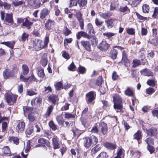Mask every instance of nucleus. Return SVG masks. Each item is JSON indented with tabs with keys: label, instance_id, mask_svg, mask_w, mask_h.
<instances>
[{
	"label": "nucleus",
	"instance_id": "obj_25",
	"mask_svg": "<svg viewBox=\"0 0 158 158\" xmlns=\"http://www.w3.org/2000/svg\"><path fill=\"white\" fill-rule=\"evenodd\" d=\"M140 73L141 75L148 77H153L154 75L153 72L147 68H145L142 69L140 71Z\"/></svg>",
	"mask_w": 158,
	"mask_h": 158
},
{
	"label": "nucleus",
	"instance_id": "obj_56",
	"mask_svg": "<svg viewBox=\"0 0 158 158\" xmlns=\"http://www.w3.org/2000/svg\"><path fill=\"white\" fill-rule=\"evenodd\" d=\"M128 2L132 1L131 6L133 7H136L143 0H125Z\"/></svg>",
	"mask_w": 158,
	"mask_h": 158
},
{
	"label": "nucleus",
	"instance_id": "obj_23",
	"mask_svg": "<svg viewBox=\"0 0 158 158\" xmlns=\"http://www.w3.org/2000/svg\"><path fill=\"white\" fill-rule=\"evenodd\" d=\"M103 145L106 148L111 150H114L117 147V144L115 142H106L104 143Z\"/></svg>",
	"mask_w": 158,
	"mask_h": 158
},
{
	"label": "nucleus",
	"instance_id": "obj_49",
	"mask_svg": "<svg viewBox=\"0 0 158 158\" xmlns=\"http://www.w3.org/2000/svg\"><path fill=\"white\" fill-rule=\"evenodd\" d=\"M48 125L52 131H55L57 129V126L55 124L52 120H51L48 123Z\"/></svg>",
	"mask_w": 158,
	"mask_h": 158
},
{
	"label": "nucleus",
	"instance_id": "obj_43",
	"mask_svg": "<svg viewBox=\"0 0 158 158\" xmlns=\"http://www.w3.org/2000/svg\"><path fill=\"white\" fill-rule=\"evenodd\" d=\"M148 42L152 45L157 46L158 45V37L155 36L152 39H149Z\"/></svg>",
	"mask_w": 158,
	"mask_h": 158
},
{
	"label": "nucleus",
	"instance_id": "obj_61",
	"mask_svg": "<svg viewBox=\"0 0 158 158\" xmlns=\"http://www.w3.org/2000/svg\"><path fill=\"white\" fill-rule=\"evenodd\" d=\"M73 41V39L72 38H65L64 40V46L66 47L68 46V44H71Z\"/></svg>",
	"mask_w": 158,
	"mask_h": 158
},
{
	"label": "nucleus",
	"instance_id": "obj_28",
	"mask_svg": "<svg viewBox=\"0 0 158 158\" xmlns=\"http://www.w3.org/2000/svg\"><path fill=\"white\" fill-rule=\"evenodd\" d=\"M76 37L77 40H79L80 39L81 37H83L84 38H87L89 39L90 38V36L86 32L81 31L78 32L76 33Z\"/></svg>",
	"mask_w": 158,
	"mask_h": 158
},
{
	"label": "nucleus",
	"instance_id": "obj_36",
	"mask_svg": "<svg viewBox=\"0 0 158 158\" xmlns=\"http://www.w3.org/2000/svg\"><path fill=\"white\" fill-rule=\"evenodd\" d=\"M49 100L55 105L57 101H58V96L52 94L50 95L48 97Z\"/></svg>",
	"mask_w": 158,
	"mask_h": 158
},
{
	"label": "nucleus",
	"instance_id": "obj_12",
	"mask_svg": "<svg viewBox=\"0 0 158 158\" xmlns=\"http://www.w3.org/2000/svg\"><path fill=\"white\" fill-rule=\"evenodd\" d=\"M101 133L103 135H107L108 133V128L107 123L104 122H100L98 125Z\"/></svg>",
	"mask_w": 158,
	"mask_h": 158
},
{
	"label": "nucleus",
	"instance_id": "obj_26",
	"mask_svg": "<svg viewBox=\"0 0 158 158\" xmlns=\"http://www.w3.org/2000/svg\"><path fill=\"white\" fill-rule=\"evenodd\" d=\"M130 156L133 158H140L142 155V153L138 150L134 151L131 149L129 151Z\"/></svg>",
	"mask_w": 158,
	"mask_h": 158
},
{
	"label": "nucleus",
	"instance_id": "obj_39",
	"mask_svg": "<svg viewBox=\"0 0 158 158\" xmlns=\"http://www.w3.org/2000/svg\"><path fill=\"white\" fill-rule=\"evenodd\" d=\"M15 43V41H12L2 42L1 43V44L5 45L8 47L10 48L11 49H13L14 48Z\"/></svg>",
	"mask_w": 158,
	"mask_h": 158
},
{
	"label": "nucleus",
	"instance_id": "obj_38",
	"mask_svg": "<svg viewBox=\"0 0 158 158\" xmlns=\"http://www.w3.org/2000/svg\"><path fill=\"white\" fill-rule=\"evenodd\" d=\"M5 20L6 22L8 23H13V21L14 20L12 14V13L6 14Z\"/></svg>",
	"mask_w": 158,
	"mask_h": 158
},
{
	"label": "nucleus",
	"instance_id": "obj_57",
	"mask_svg": "<svg viewBox=\"0 0 158 158\" xmlns=\"http://www.w3.org/2000/svg\"><path fill=\"white\" fill-rule=\"evenodd\" d=\"M101 148V147L99 146V144H97L92 148L91 152L92 154H95L100 151Z\"/></svg>",
	"mask_w": 158,
	"mask_h": 158
},
{
	"label": "nucleus",
	"instance_id": "obj_4",
	"mask_svg": "<svg viewBox=\"0 0 158 158\" xmlns=\"http://www.w3.org/2000/svg\"><path fill=\"white\" fill-rule=\"evenodd\" d=\"M96 98V93L94 91H89L85 94V101L87 104L88 105H94Z\"/></svg>",
	"mask_w": 158,
	"mask_h": 158
},
{
	"label": "nucleus",
	"instance_id": "obj_58",
	"mask_svg": "<svg viewBox=\"0 0 158 158\" xmlns=\"http://www.w3.org/2000/svg\"><path fill=\"white\" fill-rule=\"evenodd\" d=\"M103 81V80L102 76H99L95 82V84L98 86H100L102 85Z\"/></svg>",
	"mask_w": 158,
	"mask_h": 158
},
{
	"label": "nucleus",
	"instance_id": "obj_13",
	"mask_svg": "<svg viewBox=\"0 0 158 158\" xmlns=\"http://www.w3.org/2000/svg\"><path fill=\"white\" fill-rule=\"evenodd\" d=\"M25 123L23 121H19L16 125V131L18 133L23 132L25 127Z\"/></svg>",
	"mask_w": 158,
	"mask_h": 158
},
{
	"label": "nucleus",
	"instance_id": "obj_51",
	"mask_svg": "<svg viewBox=\"0 0 158 158\" xmlns=\"http://www.w3.org/2000/svg\"><path fill=\"white\" fill-rule=\"evenodd\" d=\"M19 70V65L16 64H14L12 65V70L11 72L15 76V75L17 74Z\"/></svg>",
	"mask_w": 158,
	"mask_h": 158
},
{
	"label": "nucleus",
	"instance_id": "obj_30",
	"mask_svg": "<svg viewBox=\"0 0 158 158\" xmlns=\"http://www.w3.org/2000/svg\"><path fill=\"white\" fill-rule=\"evenodd\" d=\"M23 79L22 81L25 82H27L29 80L30 81H36V82L38 81L37 79L35 77L33 73L31 74V76L27 77H23Z\"/></svg>",
	"mask_w": 158,
	"mask_h": 158
},
{
	"label": "nucleus",
	"instance_id": "obj_52",
	"mask_svg": "<svg viewBox=\"0 0 158 158\" xmlns=\"http://www.w3.org/2000/svg\"><path fill=\"white\" fill-rule=\"evenodd\" d=\"M119 10L121 12L125 13H129L130 12L129 8L127 6H120Z\"/></svg>",
	"mask_w": 158,
	"mask_h": 158
},
{
	"label": "nucleus",
	"instance_id": "obj_3",
	"mask_svg": "<svg viewBox=\"0 0 158 158\" xmlns=\"http://www.w3.org/2000/svg\"><path fill=\"white\" fill-rule=\"evenodd\" d=\"M31 18L29 16H27L24 18H18L17 19V23L18 24L22 23L21 27L26 28L27 30H30L33 25L34 19L31 21Z\"/></svg>",
	"mask_w": 158,
	"mask_h": 158
},
{
	"label": "nucleus",
	"instance_id": "obj_15",
	"mask_svg": "<svg viewBox=\"0 0 158 158\" xmlns=\"http://www.w3.org/2000/svg\"><path fill=\"white\" fill-rule=\"evenodd\" d=\"M83 15L80 12H77L76 13V18L79 22V25L81 30L84 29V20L82 17Z\"/></svg>",
	"mask_w": 158,
	"mask_h": 158
},
{
	"label": "nucleus",
	"instance_id": "obj_24",
	"mask_svg": "<svg viewBox=\"0 0 158 158\" xmlns=\"http://www.w3.org/2000/svg\"><path fill=\"white\" fill-rule=\"evenodd\" d=\"M80 43L85 50L89 52L91 51V45L89 41L82 40L81 41Z\"/></svg>",
	"mask_w": 158,
	"mask_h": 158
},
{
	"label": "nucleus",
	"instance_id": "obj_62",
	"mask_svg": "<svg viewBox=\"0 0 158 158\" xmlns=\"http://www.w3.org/2000/svg\"><path fill=\"white\" fill-rule=\"evenodd\" d=\"M108 157L109 156L106 152H102L99 154L96 158H108Z\"/></svg>",
	"mask_w": 158,
	"mask_h": 158
},
{
	"label": "nucleus",
	"instance_id": "obj_19",
	"mask_svg": "<svg viewBox=\"0 0 158 158\" xmlns=\"http://www.w3.org/2000/svg\"><path fill=\"white\" fill-rule=\"evenodd\" d=\"M122 61L124 63L125 66L127 67L130 64V61L128 58V54L127 52L125 50L122 52Z\"/></svg>",
	"mask_w": 158,
	"mask_h": 158
},
{
	"label": "nucleus",
	"instance_id": "obj_50",
	"mask_svg": "<svg viewBox=\"0 0 158 158\" xmlns=\"http://www.w3.org/2000/svg\"><path fill=\"white\" fill-rule=\"evenodd\" d=\"M72 33L67 26H64L63 30V33L65 36H67Z\"/></svg>",
	"mask_w": 158,
	"mask_h": 158
},
{
	"label": "nucleus",
	"instance_id": "obj_37",
	"mask_svg": "<svg viewBox=\"0 0 158 158\" xmlns=\"http://www.w3.org/2000/svg\"><path fill=\"white\" fill-rule=\"evenodd\" d=\"M9 141L11 143H13L14 144L18 145L19 143V139L16 136H11L8 137Z\"/></svg>",
	"mask_w": 158,
	"mask_h": 158
},
{
	"label": "nucleus",
	"instance_id": "obj_2",
	"mask_svg": "<svg viewBox=\"0 0 158 158\" xmlns=\"http://www.w3.org/2000/svg\"><path fill=\"white\" fill-rule=\"evenodd\" d=\"M83 145L87 148L96 145L98 142L97 137L94 135H90L89 136L83 138Z\"/></svg>",
	"mask_w": 158,
	"mask_h": 158
},
{
	"label": "nucleus",
	"instance_id": "obj_55",
	"mask_svg": "<svg viewBox=\"0 0 158 158\" xmlns=\"http://www.w3.org/2000/svg\"><path fill=\"white\" fill-rule=\"evenodd\" d=\"M156 81L155 78L151 79H148L147 81V84L149 86L152 87H155L156 85Z\"/></svg>",
	"mask_w": 158,
	"mask_h": 158
},
{
	"label": "nucleus",
	"instance_id": "obj_22",
	"mask_svg": "<svg viewBox=\"0 0 158 158\" xmlns=\"http://www.w3.org/2000/svg\"><path fill=\"white\" fill-rule=\"evenodd\" d=\"M42 98L40 97H36L33 98L31 101V104L32 106L39 107L42 104Z\"/></svg>",
	"mask_w": 158,
	"mask_h": 158
},
{
	"label": "nucleus",
	"instance_id": "obj_20",
	"mask_svg": "<svg viewBox=\"0 0 158 158\" xmlns=\"http://www.w3.org/2000/svg\"><path fill=\"white\" fill-rule=\"evenodd\" d=\"M110 47V45L105 40H103L98 46V48L102 51L107 50Z\"/></svg>",
	"mask_w": 158,
	"mask_h": 158
},
{
	"label": "nucleus",
	"instance_id": "obj_64",
	"mask_svg": "<svg viewBox=\"0 0 158 158\" xmlns=\"http://www.w3.org/2000/svg\"><path fill=\"white\" fill-rule=\"evenodd\" d=\"M78 3L80 7L85 6L87 3V0H77Z\"/></svg>",
	"mask_w": 158,
	"mask_h": 158
},
{
	"label": "nucleus",
	"instance_id": "obj_48",
	"mask_svg": "<svg viewBox=\"0 0 158 158\" xmlns=\"http://www.w3.org/2000/svg\"><path fill=\"white\" fill-rule=\"evenodd\" d=\"M54 86L55 87L56 90L57 91H60L61 89H63V83L61 81H59L56 83Z\"/></svg>",
	"mask_w": 158,
	"mask_h": 158
},
{
	"label": "nucleus",
	"instance_id": "obj_10",
	"mask_svg": "<svg viewBox=\"0 0 158 158\" xmlns=\"http://www.w3.org/2000/svg\"><path fill=\"white\" fill-rule=\"evenodd\" d=\"M25 2L27 3V6L35 8L40 7L41 5L40 0H25Z\"/></svg>",
	"mask_w": 158,
	"mask_h": 158
},
{
	"label": "nucleus",
	"instance_id": "obj_17",
	"mask_svg": "<svg viewBox=\"0 0 158 158\" xmlns=\"http://www.w3.org/2000/svg\"><path fill=\"white\" fill-rule=\"evenodd\" d=\"M143 136V132L139 130H138L133 135V139L136 140L138 144H140Z\"/></svg>",
	"mask_w": 158,
	"mask_h": 158
},
{
	"label": "nucleus",
	"instance_id": "obj_1",
	"mask_svg": "<svg viewBox=\"0 0 158 158\" xmlns=\"http://www.w3.org/2000/svg\"><path fill=\"white\" fill-rule=\"evenodd\" d=\"M112 98L113 107L114 109L116 110V112L123 113V98L121 96L118 94H115L113 95Z\"/></svg>",
	"mask_w": 158,
	"mask_h": 158
},
{
	"label": "nucleus",
	"instance_id": "obj_21",
	"mask_svg": "<svg viewBox=\"0 0 158 158\" xmlns=\"http://www.w3.org/2000/svg\"><path fill=\"white\" fill-rule=\"evenodd\" d=\"M50 10L46 8H45L41 10L40 14V17L41 20H44L46 19V17L49 15Z\"/></svg>",
	"mask_w": 158,
	"mask_h": 158
},
{
	"label": "nucleus",
	"instance_id": "obj_18",
	"mask_svg": "<svg viewBox=\"0 0 158 158\" xmlns=\"http://www.w3.org/2000/svg\"><path fill=\"white\" fill-rule=\"evenodd\" d=\"M2 75L5 79H8L15 77L11 70L9 69H6L3 72Z\"/></svg>",
	"mask_w": 158,
	"mask_h": 158
},
{
	"label": "nucleus",
	"instance_id": "obj_47",
	"mask_svg": "<svg viewBox=\"0 0 158 158\" xmlns=\"http://www.w3.org/2000/svg\"><path fill=\"white\" fill-rule=\"evenodd\" d=\"M86 69L85 67L80 65L77 69V71L79 74H84L85 73Z\"/></svg>",
	"mask_w": 158,
	"mask_h": 158
},
{
	"label": "nucleus",
	"instance_id": "obj_16",
	"mask_svg": "<svg viewBox=\"0 0 158 158\" xmlns=\"http://www.w3.org/2000/svg\"><path fill=\"white\" fill-rule=\"evenodd\" d=\"M22 73L20 75L19 80L22 81L23 79V77H25L24 76L28 74L29 72V69L28 66L26 64H23L22 66Z\"/></svg>",
	"mask_w": 158,
	"mask_h": 158
},
{
	"label": "nucleus",
	"instance_id": "obj_44",
	"mask_svg": "<svg viewBox=\"0 0 158 158\" xmlns=\"http://www.w3.org/2000/svg\"><path fill=\"white\" fill-rule=\"evenodd\" d=\"M132 67L135 68L141 65V62L140 60L134 59L132 61Z\"/></svg>",
	"mask_w": 158,
	"mask_h": 158
},
{
	"label": "nucleus",
	"instance_id": "obj_46",
	"mask_svg": "<svg viewBox=\"0 0 158 158\" xmlns=\"http://www.w3.org/2000/svg\"><path fill=\"white\" fill-rule=\"evenodd\" d=\"M29 35L28 34L24 32L21 35L20 37V39L19 40L21 41H22L23 42H24L26 40H28V37Z\"/></svg>",
	"mask_w": 158,
	"mask_h": 158
},
{
	"label": "nucleus",
	"instance_id": "obj_60",
	"mask_svg": "<svg viewBox=\"0 0 158 158\" xmlns=\"http://www.w3.org/2000/svg\"><path fill=\"white\" fill-rule=\"evenodd\" d=\"M90 132L92 133L96 134H98L99 131L98 128V125L97 123H95L94 124Z\"/></svg>",
	"mask_w": 158,
	"mask_h": 158
},
{
	"label": "nucleus",
	"instance_id": "obj_6",
	"mask_svg": "<svg viewBox=\"0 0 158 158\" xmlns=\"http://www.w3.org/2000/svg\"><path fill=\"white\" fill-rule=\"evenodd\" d=\"M17 97V95L8 92L6 93L4 95V99L9 105L15 103Z\"/></svg>",
	"mask_w": 158,
	"mask_h": 158
},
{
	"label": "nucleus",
	"instance_id": "obj_33",
	"mask_svg": "<svg viewBox=\"0 0 158 158\" xmlns=\"http://www.w3.org/2000/svg\"><path fill=\"white\" fill-rule=\"evenodd\" d=\"M2 152L3 155L6 156H11V152L10 149L8 146H5L2 149Z\"/></svg>",
	"mask_w": 158,
	"mask_h": 158
},
{
	"label": "nucleus",
	"instance_id": "obj_63",
	"mask_svg": "<svg viewBox=\"0 0 158 158\" xmlns=\"http://www.w3.org/2000/svg\"><path fill=\"white\" fill-rule=\"evenodd\" d=\"M155 91L154 89L152 87H149L145 90L146 94L149 95H151L153 94Z\"/></svg>",
	"mask_w": 158,
	"mask_h": 158
},
{
	"label": "nucleus",
	"instance_id": "obj_53",
	"mask_svg": "<svg viewBox=\"0 0 158 158\" xmlns=\"http://www.w3.org/2000/svg\"><path fill=\"white\" fill-rule=\"evenodd\" d=\"M71 131L73 133L74 136L76 135L78 136L81 134V131L77 129L75 127H73L71 130Z\"/></svg>",
	"mask_w": 158,
	"mask_h": 158
},
{
	"label": "nucleus",
	"instance_id": "obj_41",
	"mask_svg": "<svg viewBox=\"0 0 158 158\" xmlns=\"http://www.w3.org/2000/svg\"><path fill=\"white\" fill-rule=\"evenodd\" d=\"M87 29L90 35H95V32L91 23H89L88 24Z\"/></svg>",
	"mask_w": 158,
	"mask_h": 158
},
{
	"label": "nucleus",
	"instance_id": "obj_31",
	"mask_svg": "<svg viewBox=\"0 0 158 158\" xmlns=\"http://www.w3.org/2000/svg\"><path fill=\"white\" fill-rule=\"evenodd\" d=\"M38 142L40 144L46 145L48 147L51 148L50 143L49 141L43 138H40L38 140Z\"/></svg>",
	"mask_w": 158,
	"mask_h": 158
},
{
	"label": "nucleus",
	"instance_id": "obj_7",
	"mask_svg": "<svg viewBox=\"0 0 158 158\" xmlns=\"http://www.w3.org/2000/svg\"><path fill=\"white\" fill-rule=\"evenodd\" d=\"M24 112L28 113V118L29 121L32 122L34 121L36 118L35 112L33 111L34 108L28 106H26L23 108Z\"/></svg>",
	"mask_w": 158,
	"mask_h": 158
},
{
	"label": "nucleus",
	"instance_id": "obj_40",
	"mask_svg": "<svg viewBox=\"0 0 158 158\" xmlns=\"http://www.w3.org/2000/svg\"><path fill=\"white\" fill-rule=\"evenodd\" d=\"M112 15V13L110 11L106 13H102L100 15V16L103 19H106L109 18Z\"/></svg>",
	"mask_w": 158,
	"mask_h": 158
},
{
	"label": "nucleus",
	"instance_id": "obj_5",
	"mask_svg": "<svg viewBox=\"0 0 158 158\" xmlns=\"http://www.w3.org/2000/svg\"><path fill=\"white\" fill-rule=\"evenodd\" d=\"M43 23L45 29L49 31H52L56 25V23L53 19L49 18L45 19Z\"/></svg>",
	"mask_w": 158,
	"mask_h": 158
},
{
	"label": "nucleus",
	"instance_id": "obj_27",
	"mask_svg": "<svg viewBox=\"0 0 158 158\" xmlns=\"http://www.w3.org/2000/svg\"><path fill=\"white\" fill-rule=\"evenodd\" d=\"M117 20L116 19L110 18L106 20L105 23L106 24L107 27L110 29L114 27V22Z\"/></svg>",
	"mask_w": 158,
	"mask_h": 158
},
{
	"label": "nucleus",
	"instance_id": "obj_35",
	"mask_svg": "<svg viewBox=\"0 0 158 158\" xmlns=\"http://www.w3.org/2000/svg\"><path fill=\"white\" fill-rule=\"evenodd\" d=\"M40 62L42 65L45 67L47 64L48 60L47 58V54L45 53H44L41 57Z\"/></svg>",
	"mask_w": 158,
	"mask_h": 158
},
{
	"label": "nucleus",
	"instance_id": "obj_8",
	"mask_svg": "<svg viewBox=\"0 0 158 158\" xmlns=\"http://www.w3.org/2000/svg\"><path fill=\"white\" fill-rule=\"evenodd\" d=\"M32 46L33 49L36 51L44 49L42 45V41L40 39H34L32 40Z\"/></svg>",
	"mask_w": 158,
	"mask_h": 158
},
{
	"label": "nucleus",
	"instance_id": "obj_9",
	"mask_svg": "<svg viewBox=\"0 0 158 158\" xmlns=\"http://www.w3.org/2000/svg\"><path fill=\"white\" fill-rule=\"evenodd\" d=\"M115 48H117L121 50H122L124 49L123 47L119 46H114L113 47L110 51V58L114 60L116 59L118 53V51Z\"/></svg>",
	"mask_w": 158,
	"mask_h": 158
},
{
	"label": "nucleus",
	"instance_id": "obj_34",
	"mask_svg": "<svg viewBox=\"0 0 158 158\" xmlns=\"http://www.w3.org/2000/svg\"><path fill=\"white\" fill-rule=\"evenodd\" d=\"M54 107V106L50 105L47 108V111L44 115V117L47 118L48 117H50L52 111Z\"/></svg>",
	"mask_w": 158,
	"mask_h": 158
},
{
	"label": "nucleus",
	"instance_id": "obj_14",
	"mask_svg": "<svg viewBox=\"0 0 158 158\" xmlns=\"http://www.w3.org/2000/svg\"><path fill=\"white\" fill-rule=\"evenodd\" d=\"M52 144L54 150L60 148V145L59 138L56 135H53L52 139Z\"/></svg>",
	"mask_w": 158,
	"mask_h": 158
},
{
	"label": "nucleus",
	"instance_id": "obj_11",
	"mask_svg": "<svg viewBox=\"0 0 158 158\" xmlns=\"http://www.w3.org/2000/svg\"><path fill=\"white\" fill-rule=\"evenodd\" d=\"M146 133L148 136L156 137L158 135V130L157 128L152 127L146 129Z\"/></svg>",
	"mask_w": 158,
	"mask_h": 158
},
{
	"label": "nucleus",
	"instance_id": "obj_45",
	"mask_svg": "<svg viewBox=\"0 0 158 158\" xmlns=\"http://www.w3.org/2000/svg\"><path fill=\"white\" fill-rule=\"evenodd\" d=\"M152 137L148 136L145 139L144 141L147 144V145H154V139Z\"/></svg>",
	"mask_w": 158,
	"mask_h": 158
},
{
	"label": "nucleus",
	"instance_id": "obj_32",
	"mask_svg": "<svg viewBox=\"0 0 158 158\" xmlns=\"http://www.w3.org/2000/svg\"><path fill=\"white\" fill-rule=\"evenodd\" d=\"M36 69L37 70V73L38 76L42 79L44 78L45 77V75L43 68L40 66L37 68Z\"/></svg>",
	"mask_w": 158,
	"mask_h": 158
},
{
	"label": "nucleus",
	"instance_id": "obj_29",
	"mask_svg": "<svg viewBox=\"0 0 158 158\" xmlns=\"http://www.w3.org/2000/svg\"><path fill=\"white\" fill-rule=\"evenodd\" d=\"M125 95L129 96L135 97V91L130 87H128L124 91Z\"/></svg>",
	"mask_w": 158,
	"mask_h": 158
},
{
	"label": "nucleus",
	"instance_id": "obj_42",
	"mask_svg": "<svg viewBox=\"0 0 158 158\" xmlns=\"http://www.w3.org/2000/svg\"><path fill=\"white\" fill-rule=\"evenodd\" d=\"M44 136L49 139L52 138V134L54 135L55 134L49 130H45L44 131Z\"/></svg>",
	"mask_w": 158,
	"mask_h": 158
},
{
	"label": "nucleus",
	"instance_id": "obj_59",
	"mask_svg": "<svg viewBox=\"0 0 158 158\" xmlns=\"http://www.w3.org/2000/svg\"><path fill=\"white\" fill-rule=\"evenodd\" d=\"M34 131V127L32 125L29 126L26 129V134L27 135H31Z\"/></svg>",
	"mask_w": 158,
	"mask_h": 158
},
{
	"label": "nucleus",
	"instance_id": "obj_54",
	"mask_svg": "<svg viewBox=\"0 0 158 158\" xmlns=\"http://www.w3.org/2000/svg\"><path fill=\"white\" fill-rule=\"evenodd\" d=\"M56 120L59 125H63L64 122L61 115H59L56 116Z\"/></svg>",
	"mask_w": 158,
	"mask_h": 158
}]
</instances>
